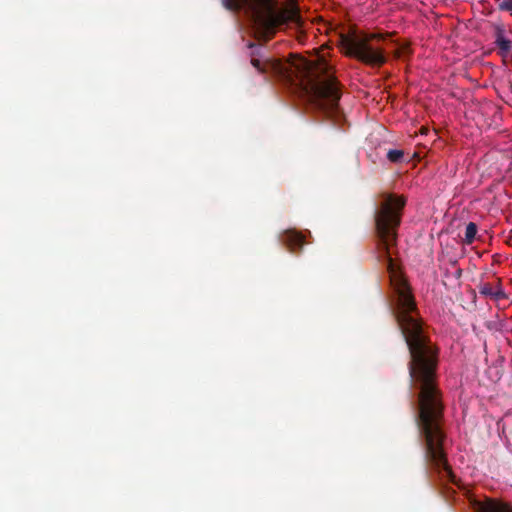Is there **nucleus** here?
Masks as SVG:
<instances>
[{"label":"nucleus","instance_id":"obj_1","mask_svg":"<svg viewBox=\"0 0 512 512\" xmlns=\"http://www.w3.org/2000/svg\"><path fill=\"white\" fill-rule=\"evenodd\" d=\"M381 198L374 217L375 230L397 296L395 316L411 354V375L419 383L418 410L444 411L443 394L436 377L439 348L425 331L412 289L399 262L391 256V249L397 245L406 198L394 193H383Z\"/></svg>","mask_w":512,"mask_h":512},{"label":"nucleus","instance_id":"obj_2","mask_svg":"<svg viewBox=\"0 0 512 512\" xmlns=\"http://www.w3.org/2000/svg\"><path fill=\"white\" fill-rule=\"evenodd\" d=\"M251 64L260 72H273L305 92L310 103L319 109L334 124L340 126L343 115L339 108L343 85L335 75L334 67L322 57L306 59L291 54L283 61L251 59Z\"/></svg>","mask_w":512,"mask_h":512},{"label":"nucleus","instance_id":"obj_3","mask_svg":"<svg viewBox=\"0 0 512 512\" xmlns=\"http://www.w3.org/2000/svg\"><path fill=\"white\" fill-rule=\"evenodd\" d=\"M223 5L232 11L244 10L251 18L254 37L267 42L289 26L298 24L300 8L295 0L280 3V0H223Z\"/></svg>","mask_w":512,"mask_h":512},{"label":"nucleus","instance_id":"obj_4","mask_svg":"<svg viewBox=\"0 0 512 512\" xmlns=\"http://www.w3.org/2000/svg\"><path fill=\"white\" fill-rule=\"evenodd\" d=\"M390 36L392 33H370L351 25L339 33L338 49L345 57L365 65L381 67L387 61L384 49L373 46L372 42L384 41Z\"/></svg>","mask_w":512,"mask_h":512},{"label":"nucleus","instance_id":"obj_5","mask_svg":"<svg viewBox=\"0 0 512 512\" xmlns=\"http://www.w3.org/2000/svg\"><path fill=\"white\" fill-rule=\"evenodd\" d=\"M308 237H311L309 230L287 229L281 233L280 241L291 253H299Z\"/></svg>","mask_w":512,"mask_h":512},{"label":"nucleus","instance_id":"obj_6","mask_svg":"<svg viewBox=\"0 0 512 512\" xmlns=\"http://www.w3.org/2000/svg\"><path fill=\"white\" fill-rule=\"evenodd\" d=\"M471 505L475 512H512V504L501 498L473 499Z\"/></svg>","mask_w":512,"mask_h":512},{"label":"nucleus","instance_id":"obj_7","mask_svg":"<svg viewBox=\"0 0 512 512\" xmlns=\"http://www.w3.org/2000/svg\"><path fill=\"white\" fill-rule=\"evenodd\" d=\"M479 292L485 297H489L494 300H501L507 297L503 290L501 279L497 278L494 283L485 282L479 287Z\"/></svg>","mask_w":512,"mask_h":512},{"label":"nucleus","instance_id":"obj_8","mask_svg":"<svg viewBox=\"0 0 512 512\" xmlns=\"http://www.w3.org/2000/svg\"><path fill=\"white\" fill-rule=\"evenodd\" d=\"M495 45L498 48V54L505 58L511 50V41L505 36V28L501 24L494 25Z\"/></svg>","mask_w":512,"mask_h":512},{"label":"nucleus","instance_id":"obj_9","mask_svg":"<svg viewBox=\"0 0 512 512\" xmlns=\"http://www.w3.org/2000/svg\"><path fill=\"white\" fill-rule=\"evenodd\" d=\"M477 232V225L474 222L468 223L466 226L465 237L463 239V242L466 245H471L475 241Z\"/></svg>","mask_w":512,"mask_h":512},{"label":"nucleus","instance_id":"obj_10","mask_svg":"<svg viewBox=\"0 0 512 512\" xmlns=\"http://www.w3.org/2000/svg\"><path fill=\"white\" fill-rule=\"evenodd\" d=\"M411 53L409 43L400 45L394 52L395 58H402Z\"/></svg>","mask_w":512,"mask_h":512},{"label":"nucleus","instance_id":"obj_11","mask_svg":"<svg viewBox=\"0 0 512 512\" xmlns=\"http://www.w3.org/2000/svg\"><path fill=\"white\" fill-rule=\"evenodd\" d=\"M404 156V153L402 150H390L388 153H387V158L391 161V162H399Z\"/></svg>","mask_w":512,"mask_h":512},{"label":"nucleus","instance_id":"obj_12","mask_svg":"<svg viewBox=\"0 0 512 512\" xmlns=\"http://www.w3.org/2000/svg\"><path fill=\"white\" fill-rule=\"evenodd\" d=\"M498 8L502 11H507L512 16V0H499Z\"/></svg>","mask_w":512,"mask_h":512},{"label":"nucleus","instance_id":"obj_13","mask_svg":"<svg viewBox=\"0 0 512 512\" xmlns=\"http://www.w3.org/2000/svg\"><path fill=\"white\" fill-rule=\"evenodd\" d=\"M428 133H429V128L427 126H422L419 129V134L420 135H427Z\"/></svg>","mask_w":512,"mask_h":512},{"label":"nucleus","instance_id":"obj_14","mask_svg":"<svg viewBox=\"0 0 512 512\" xmlns=\"http://www.w3.org/2000/svg\"><path fill=\"white\" fill-rule=\"evenodd\" d=\"M287 2H288V0L280 1V3H287ZM295 2H296V5L299 7V5H298V0H295Z\"/></svg>","mask_w":512,"mask_h":512}]
</instances>
